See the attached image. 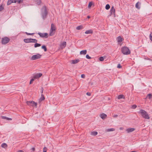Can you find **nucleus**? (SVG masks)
I'll return each mask as SVG.
<instances>
[{
  "mask_svg": "<svg viewBox=\"0 0 152 152\" xmlns=\"http://www.w3.org/2000/svg\"><path fill=\"white\" fill-rule=\"evenodd\" d=\"M10 41V39L6 37L2 39L1 42L3 44H6L8 43Z\"/></svg>",
  "mask_w": 152,
  "mask_h": 152,
  "instance_id": "obj_9",
  "label": "nucleus"
},
{
  "mask_svg": "<svg viewBox=\"0 0 152 152\" xmlns=\"http://www.w3.org/2000/svg\"><path fill=\"white\" fill-rule=\"evenodd\" d=\"M92 5V2L91 1L89 2L88 5V8H90L91 7V6Z\"/></svg>",
  "mask_w": 152,
  "mask_h": 152,
  "instance_id": "obj_31",
  "label": "nucleus"
},
{
  "mask_svg": "<svg viewBox=\"0 0 152 152\" xmlns=\"http://www.w3.org/2000/svg\"><path fill=\"white\" fill-rule=\"evenodd\" d=\"M12 3V0H8L7 3V5H9Z\"/></svg>",
  "mask_w": 152,
  "mask_h": 152,
  "instance_id": "obj_33",
  "label": "nucleus"
},
{
  "mask_svg": "<svg viewBox=\"0 0 152 152\" xmlns=\"http://www.w3.org/2000/svg\"><path fill=\"white\" fill-rule=\"evenodd\" d=\"M138 113L141 114L143 118L146 119H149L150 117L147 112L143 109H141Z\"/></svg>",
  "mask_w": 152,
  "mask_h": 152,
  "instance_id": "obj_2",
  "label": "nucleus"
},
{
  "mask_svg": "<svg viewBox=\"0 0 152 152\" xmlns=\"http://www.w3.org/2000/svg\"><path fill=\"white\" fill-rule=\"evenodd\" d=\"M135 130V129L134 128H128L126 129L127 132L130 133L132 132Z\"/></svg>",
  "mask_w": 152,
  "mask_h": 152,
  "instance_id": "obj_14",
  "label": "nucleus"
},
{
  "mask_svg": "<svg viewBox=\"0 0 152 152\" xmlns=\"http://www.w3.org/2000/svg\"><path fill=\"white\" fill-rule=\"evenodd\" d=\"M4 9V7L2 6V5H1L0 6V11H2Z\"/></svg>",
  "mask_w": 152,
  "mask_h": 152,
  "instance_id": "obj_38",
  "label": "nucleus"
},
{
  "mask_svg": "<svg viewBox=\"0 0 152 152\" xmlns=\"http://www.w3.org/2000/svg\"><path fill=\"white\" fill-rule=\"evenodd\" d=\"M100 117L104 119H105L107 117V115L104 113H102L100 115Z\"/></svg>",
  "mask_w": 152,
  "mask_h": 152,
  "instance_id": "obj_15",
  "label": "nucleus"
},
{
  "mask_svg": "<svg viewBox=\"0 0 152 152\" xmlns=\"http://www.w3.org/2000/svg\"><path fill=\"white\" fill-rule=\"evenodd\" d=\"M41 93H42V94L43 93V88L42 87L41 88Z\"/></svg>",
  "mask_w": 152,
  "mask_h": 152,
  "instance_id": "obj_46",
  "label": "nucleus"
},
{
  "mask_svg": "<svg viewBox=\"0 0 152 152\" xmlns=\"http://www.w3.org/2000/svg\"><path fill=\"white\" fill-rule=\"evenodd\" d=\"M42 75V74L41 73H37L33 76L34 79H37L40 77Z\"/></svg>",
  "mask_w": 152,
  "mask_h": 152,
  "instance_id": "obj_10",
  "label": "nucleus"
},
{
  "mask_svg": "<svg viewBox=\"0 0 152 152\" xmlns=\"http://www.w3.org/2000/svg\"><path fill=\"white\" fill-rule=\"evenodd\" d=\"M122 67V66L120 64H118L117 66V67L118 68H120Z\"/></svg>",
  "mask_w": 152,
  "mask_h": 152,
  "instance_id": "obj_43",
  "label": "nucleus"
},
{
  "mask_svg": "<svg viewBox=\"0 0 152 152\" xmlns=\"http://www.w3.org/2000/svg\"><path fill=\"white\" fill-rule=\"evenodd\" d=\"M48 12L46 7H43L42 8L41 15L42 17L44 20L46 18Z\"/></svg>",
  "mask_w": 152,
  "mask_h": 152,
  "instance_id": "obj_1",
  "label": "nucleus"
},
{
  "mask_svg": "<svg viewBox=\"0 0 152 152\" xmlns=\"http://www.w3.org/2000/svg\"><path fill=\"white\" fill-rule=\"evenodd\" d=\"M115 130V129L113 128L109 129H107V132L113 131Z\"/></svg>",
  "mask_w": 152,
  "mask_h": 152,
  "instance_id": "obj_32",
  "label": "nucleus"
},
{
  "mask_svg": "<svg viewBox=\"0 0 152 152\" xmlns=\"http://www.w3.org/2000/svg\"><path fill=\"white\" fill-rule=\"evenodd\" d=\"M31 150H32V151H34L35 150V148H32L31 149Z\"/></svg>",
  "mask_w": 152,
  "mask_h": 152,
  "instance_id": "obj_48",
  "label": "nucleus"
},
{
  "mask_svg": "<svg viewBox=\"0 0 152 152\" xmlns=\"http://www.w3.org/2000/svg\"><path fill=\"white\" fill-rule=\"evenodd\" d=\"M152 33H151L149 35V38L151 40L152 42V36H151Z\"/></svg>",
  "mask_w": 152,
  "mask_h": 152,
  "instance_id": "obj_40",
  "label": "nucleus"
},
{
  "mask_svg": "<svg viewBox=\"0 0 152 152\" xmlns=\"http://www.w3.org/2000/svg\"><path fill=\"white\" fill-rule=\"evenodd\" d=\"M34 78L31 79L30 80V82L29 83V84H31L34 81Z\"/></svg>",
  "mask_w": 152,
  "mask_h": 152,
  "instance_id": "obj_41",
  "label": "nucleus"
},
{
  "mask_svg": "<svg viewBox=\"0 0 152 152\" xmlns=\"http://www.w3.org/2000/svg\"><path fill=\"white\" fill-rule=\"evenodd\" d=\"M36 3L38 5H39L41 3V1L40 0H34Z\"/></svg>",
  "mask_w": 152,
  "mask_h": 152,
  "instance_id": "obj_24",
  "label": "nucleus"
},
{
  "mask_svg": "<svg viewBox=\"0 0 152 152\" xmlns=\"http://www.w3.org/2000/svg\"><path fill=\"white\" fill-rule=\"evenodd\" d=\"M1 118L4 119H6L7 120H12V119L10 118L7 117L6 116H1Z\"/></svg>",
  "mask_w": 152,
  "mask_h": 152,
  "instance_id": "obj_17",
  "label": "nucleus"
},
{
  "mask_svg": "<svg viewBox=\"0 0 152 152\" xmlns=\"http://www.w3.org/2000/svg\"><path fill=\"white\" fill-rule=\"evenodd\" d=\"M25 34H26L28 35H34V33H28L27 32H26Z\"/></svg>",
  "mask_w": 152,
  "mask_h": 152,
  "instance_id": "obj_35",
  "label": "nucleus"
},
{
  "mask_svg": "<svg viewBox=\"0 0 152 152\" xmlns=\"http://www.w3.org/2000/svg\"><path fill=\"white\" fill-rule=\"evenodd\" d=\"M42 56V55L39 53L37 54L33 55L30 58L31 60H34L40 58Z\"/></svg>",
  "mask_w": 152,
  "mask_h": 152,
  "instance_id": "obj_6",
  "label": "nucleus"
},
{
  "mask_svg": "<svg viewBox=\"0 0 152 152\" xmlns=\"http://www.w3.org/2000/svg\"><path fill=\"white\" fill-rule=\"evenodd\" d=\"M12 3H16L17 1L16 0H12Z\"/></svg>",
  "mask_w": 152,
  "mask_h": 152,
  "instance_id": "obj_49",
  "label": "nucleus"
},
{
  "mask_svg": "<svg viewBox=\"0 0 152 152\" xmlns=\"http://www.w3.org/2000/svg\"><path fill=\"white\" fill-rule=\"evenodd\" d=\"M90 18V16H88L87 17V18Z\"/></svg>",
  "mask_w": 152,
  "mask_h": 152,
  "instance_id": "obj_52",
  "label": "nucleus"
},
{
  "mask_svg": "<svg viewBox=\"0 0 152 152\" xmlns=\"http://www.w3.org/2000/svg\"><path fill=\"white\" fill-rule=\"evenodd\" d=\"M83 28V26H79L77 27L76 29L78 30H79L81 29H82Z\"/></svg>",
  "mask_w": 152,
  "mask_h": 152,
  "instance_id": "obj_27",
  "label": "nucleus"
},
{
  "mask_svg": "<svg viewBox=\"0 0 152 152\" xmlns=\"http://www.w3.org/2000/svg\"><path fill=\"white\" fill-rule=\"evenodd\" d=\"M79 61L80 60L78 59L72 60L71 61V63L72 64H75L78 63Z\"/></svg>",
  "mask_w": 152,
  "mask_h": 152,
  "instance_id": "obj_13",
  "label": "nucleus"
},
{
  "mask_svg": "<svg viewBox=\"0 0 152 152\" xmlns=\"http://www.w3.org/2000/svg\"><path fill=\"white\" fill-rule=\"evenodd\" d=\"M47 148L46 147H44L43 148V152H44L45 151L46 152H47Z\"/></svg>",
  "mask_w": 152,
  "mask_h": 152,
  "instance_id": "obj_42",
  "label": "nucleus"
},
{
  "mask_svg": "<svg viewBox=\"0 0 152 152\" xmlns=\"http://www.w3.org/2000/svg\"><path fill=\"white\" fill-rule=\"evenodd\" d=\"M66 45V42H64L61 44V46L63 47V48H65Z\"/></svg>",
  "mask_w": 152,
  "mask_h": 152,
  "instance_id": "obj_28",
  "label": "nucleus"
},
{
  "mask_svg": "<svg viewBox=\"0 0 152 152\" xmlns=\"http://www.w3.org/2000/svg\"><path fill=\"white\" fill-rule=\"evenodd\" d=\"M118 99H120L122 98H124V95L123 94H120L118 96Z\"/></svg>",
  "mask_w": 152,
  "mask_h": 152,
  "instance_id": "obj_23",
  "label": "nucleus"
},
{
  "mask_svg": "<svg viewBox=\"0 0 152 152\" xmlns=\"http://www.w3.org/2000/svg\"><path fill=\"white\" fill-rule=\"evenodd\" d=\"M81 77L82 78H84L85 77V76L84 74H82L81 76Z\"/></svg>",
  "mask_w": 152,
  "mask_h": 152,
  "instance_id": "obj_44",
  "label": "nucleus"
},
{
  "mask_svg": "<svg viewBox=\"0 0 152 152\" xmlns=\"http://www.w3.org/2000/svg\"><path fill=\"white\" fill-rule=\"evenodd\" d=\"M45 99V97L42 94L41 95V97L39 99V102L42 101Z\"/></svg>",
  "mask_w": 152,
  "mask_h": 152,
  "instance_id": "obj_25",
  "label": "nucleus"
},
{
  "mask_svg": "<svg viewBox=\"0 0 152 152\" xmlns=\"http://www.w3.org/2000/svg\"><path fill=\"white\" fill-rule=\"evenodd\" d=\"M115 9H114V7L113 6H112L111 7L110 11V15H111L113 13L115 15Z\"/></svg>",
  "mask_w": 152,
  "mask_h": 152,
  "instance_id": "obj_11",
  "label": "nucleus"
},
{
  "mask_svg": "<svg viewBox=\"0 0 152 152\" xmlns=\"http://www.w3.org/2000/svg\"><path fill=\"white\" fill-rule=\"evenodd\" d=\"M56 27L53 23H52L51 25V28L50 30L49 35L50 36H53L54 34L53 32L56 30Z\"/></svg>",
  "mask_w": 152,
  "mask_h": 152,
  "instance_id": "obj_5",
  "label": "nucleus"
},
{
  "mask_svg": "<svg viewBox=\"0 0 152 152\" xmlns=\"http://www.w3.org/2000/svg\"><path fill=\"white\" fill-rule=\"evenodd\" d=\"M37 34L40 37L43 38H47L48 37V34L46 33H41L38 32Z\"/></svg>",
  "mask_w": 152,
  "mask_h": 152,
  "instance_id": "obj_7",
  "label": "nucleus"
},
{
  "mask_svg": "<svg viewBox=\"0 0 152 152\" xmlns=\"http://www.w3.org/2000/svg\"><path fill=\"white\" fill-rule=\"evenodd\" d=\"M17 2V3L18 4H20L22 2H23V0H16Z\"/></svg>",
  "mask_w": 152,
  "mask_h": 152,
  "instance_id": "obj_36",
  "label": "nucleus"
},
{
  "mask_svg": "<svg viewBox=\"0 0 152 152\" xmlns=\"http://www.w3.org/2000/svg\"><path fill=\"white\" fill-rule=\"evenodd\" d=\"M99 61H103L104 60V58L103 57H102V56H100L99 58Z\"/></svg>",
  "mask_w": 152,
  "mask_h": 152,
  "instance_id": "obj_34",
  "label": "nucleus"
},
{
  "mask_svg": "<svg viewBox=\"0 0 152 152\" xmlns=\"http://www.w3.org/2000/svg\"><path fill=\"white\" fill-rule=\"evenodd\" d=\"M85 33L86 34H92L93 33V31L92 30L90 29L86 31L85 32Z\"/></svg>",
  "mask_w": 152,
  "mask_h": 152,
  "instance_id": "obj_16",
  "label": "nucleus"
},
{
  "mask_svg": "<svg viewBox=\"0 0 152 152\" xmlns=\"http://www.w3.org/2000/svg\"><path fill=\"white\" fill-rule=\"evenodd\" d=\"M86 94L88 96H90L91 95V93L89 92H87L86 93Z\"/></svg>",
  "mask_w": 152,
  "mask_h": 152,
  "instance_id": "obj_45",
  "label": "nucleus"
},
{
  "mask_svg": "<svg viewBox=\"0 0 152 152\" xmlns=\"http://www.w3.org/2000/svg\"><path fill=\"white\" fill-rule=\"evenodd\" d=\"M26 104L28 105L31 106L33 107H36L37 105V103L35 102H34L33 101H27L26 102Z\"/></svg>",
  "mask_w": 152,
  "mask_h": 152,
  "instance_id": "obj_8",
  "label": "nucleus"
},
{
  "mask_svg": "<svg viewBox=\"0 0 152 152\" xmlns=\"http://www.w3.org/2000/svg\"><path fill=\"white\" fill-rule=\"evenodd\" d=\"M117 41L118 43L122 42L124 40L121 36H119L117 38Z\"/></svg>",
  "mask_w": 152,
  "mask_h": 152,
  "instance_id": "obj_12",
  "label": "nucleus"
},
{
  "mask_svg": "<svg viewBox=\"0 0 152 152\" xmlns=\"http://www.w3.org/2000/svg\"><path fill=\"white\" fill-rule=\"evenodd\" d=\"M137 107V105L135 104L133 105L132 106V108L133 109H135Z\"/></svg>",
  "mask_w": 152,
  "mask_h": 152,
  "instance_id": "obj_37",
  "label": "nucleus"
},
{
  "mask_svg": "<svg viewBox=\"0 0 152 152\" xmlns=\"http://www.w3.org/2000/svg\"><path fill=\"white\" fill-rule=\"evenodd\" d=\"M86 57L88 59H91V57H90L88 54L86 55Z\"/></svg>",
  "mask_w": 152,
  "mask_h": 152,
  "instance_id": "obj_39",
  "label": "nucleus"
},
{
  "mask_svg": "<svg viewBox=\"0 0 152 152\" xmlns=\"http://www.w3.org/2000/svg\"><path fill=\"white\" fill-rule=\"evenodd\" d=\"M140 4V3L139 2H137L135 5V7L136 8L139 9L140 8V7L139 6V5Z\"/></svg>",
  "mask_w": 152,
  "mask_h": 152,
  "instance_id": "obj_22",
  "label": "nucleus"
},
{
  "mask_svg": "<svg viewBox=\"0 0 152 152\" xmlns=\"http://www.w3.org/2000/svg\"><path fill=\"white\" fill-rule=\"evenodd\" d=\"M34 43H35L34 45V47L35 48L40 47L41 45L40 44L37 43V42Z\"/></svg>",
  "mask_w": 152,
  "mask_h": 152,
  "instance_id": "obj_19",
  "label": "nucleus"
},
{
  "mask_svg": "<svg viewBox=\"0 0 152 152\" xmlns=\"http://www.w3.org/2000/svg\"><path fill=\"white\" fill-rule=\"evenodd\" d=\"M121 51L124 55H128L130 54V51L129 49L127 47L124 46L121 48Z\"/></svg>",
  "mask_w": 152,
  "mask_h": 152,
  "instance_id": "obj_3",
  "label": "nucleus"
},
{
  "mask_svg": "<svg viewBox=\"0 0 152 152\" xmlns=\"http://www.w3.org/2000/svg\"><path fill=\"white\" fill-rule=\"evenodd\" d=\"M148 98V99H152V95L151 94H148L146 97V98Z\"/></svg>",
  "mask_w": 152,
  "mask_h": 152,
  "instance_id": "obj_20",
  "label": "nucleus"
},
{
  "mask_svg": "<svg viewBox=\"0 0 152 152\" xmlns=\"http://www.w3.org/2000/svg\"><path fill=\"white\" fill-rule=\"evenodd\" d=\"M147 60H150V61H152V59H150V58H147Z\"/></svg>",
  "mask_w": 152,
  "mask_h": 152,
  "instance_id": "obj_51",
  "label": "nucleus"
},
{
  "mask_svg": "<svg viewBox=\"0 0 152 152\" xmlns=\"http://www.w3.org/2000/svg\"><path fill=\"white\" fill-rule=\"evenodd\" d=\"M45 152V151H44V152Z\"/></svg>",
  "mask_w": 152,
  "mask_h": 152,
  "instance_id": "obj_55",
  "label": "nucleus"
},
{
  "mask_svg": "<svg viewBox=\"0 0 152 152\" xmlns=\"http://www.w3.org/2000/svg\"><path fill=\"white\" fill-rule=\"evenodd\" d=\"M41 48L42 49H44V51H45V52H46L47 51V48L46 47V46L45 45H42V47H41Z\"/></svg>",
  "mask_w": 152,
  "mask_h": 152,
  "instance_id": "obj_29",
  "label": "nucleus"
},
{
  "mask_svg": "<svg viewBox=\"0 0 152 152\" xmlns=\"http://www.w3.org/2000/svg\"><path fill=\"white\" fill-rule=\"evenodd\" d=\"M17 152H24L22 150H20L18 151Z\"/></svg>",
  "mask_w": 152,
  "mask_h": 152,
  "instance_id": "obj_50",
  "label": "nucleus"
},
{
  "mask_svg": "<svg viewBox=\"0 0 152 152\" xmlns=\"http://www.w3.org/2000/svg\"><path fill=\"white\" fill-rule=\"evenodd\" d=\"M120 129H121V128H120Z\"/></svg>",
  "mask_w": 152,
  "mask_h": 152,
  "instance_id": "obj_54",
  "label": "nucleus"
},
{
  "mask_svg": "<svg viewBox=\"0 0 152 152\" xmlns=\"http://www.w3.org/2000/svg\"><path fill=\"white\" fill-rule=\"evenodd\" d=\"M24 42L26 43H34L37 42V40L36 39H34L32 38H27L23 40Z\"/></svg>",
  "mask_w": 152,
  "mask_h": 152,
  "instance_id": "obj_4",
  "label": "nucleus"
},
{
  "mask_svg": "<svg viewBox=\"0 0 152 152\" xmlns=\"http://www.w3.org/2000/svg\"><path fill=\"white\" fill-rule=\"evenodd\" d=\"M118 115H114L113 116V117L114 118H116L117 117Z\"/></svg>",
  "mask_w": 152,
  "mask_h": 152,
  "instance_id": "obj_47",
  "label": "nucleus"
},
{
  "mask_svg": "<svg viewBox=\"0 0 152 152\" xmlns=\"http://www.w3.org/2000/svg\"><path fill=\"white\" fill-rule=\"evenodd\" d=\"M98 134V132L96 131H93L92 132H91V134L94 135V136H96Z\"/></svg>",
  "mask_w": 152,
  "mask_h": 152,
  "instance_id": "obj_26",
  "label": "nucleus"
},
{
  "mask_svg": "<svg viewBox=\"0 0 152 152\" xmlns=\"http://www.w3.org/2000/svg\"><path fill=\"white\" fill-rule=\"evenodd\" d=\"M135 152V151H131V152Z\"/></svg>",
  "mask_w": 152,
  "mask_h": 152,
  "instance_id": "obj_53",
  "label": "nucleus"
},
{
  "mask_svg": "<svg viewBox=\"0 0 152 152\" xmlns=\"http://www.w3.org/2000/svg\"><path fill=\"white\" fill-rule=\"evenodd\" d=\"M87 53V50H82L80 51V54H83L85 55Z\"/></svg>",
  "mask_w": 152,
  "mask_h": 152,
  "instance_id": "obj_18",
  "label": "nucleus"
},
{
  "mask_svg": "<svg viewBox=\"0 0 152 152\" xmlns=\"http://www.w3.org/2000/svg\"><path fill=\"white\" fill-rule=\"evenodd\" d=\"M110 8V6L109 4H107L105 6V9L107 10H109Z\"/></svg>",
  "mask_w": 152,
  "mask_h": 152,
  "instance_id": "obj_30",
  "label": "nucleus"
},
{
  "mask_svg": "<svg viewBox=\"0 0 152 152\" xmlns=\"http://www.w3.org/2000/svg\"><path fill=\"white\" fill-rule=\"evenodd\" d=\"M7 146V144L5 143H3L1 145V147L3 148H6Z\"/></svg>",
  "mask_w": 152,
  "mask_h": 152,
  "instance_id": "obj_21",
  "label": "nucleus"
}]
</instances>
